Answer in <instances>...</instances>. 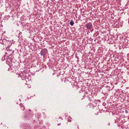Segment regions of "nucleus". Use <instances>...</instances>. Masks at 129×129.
<instances>
[{
    "instance_id": "obj_11",
    "label": "nucleus",
    "mask_w": 129,
    "mask_h": 129,
    "mask_svg": "<svg viewBox=\"0 0 129 129\" xmlns=\"http://www.w3.org/2000/svg\"><path fill=\"white\" fill-rule=\"evenodd\" d=\"M1 97H0V100H1Z\"/></svg>"
},
{
    "instance_id": "obj_6",
    "label": "nucleus",
    "mask_w": 129,
    "mask_h": 129,
    "mask_svg": "<svg viewBox=\"0 0 129 129\" xmlns=\"http://www.w3.org/2000/svg\"><path fill=\"white\" fill-rule=\"evenodd\" d=\"M3 44H4L5 45V47H6V48L8 47V46H9V45H8V44H7L6 42H5L4 43V41H3Z\"/></svg>"
},
{
    "instance_id": "obj_8",
    "label": "nucleus",
    "mask_w": 129,
    "mask_h": 129,
    "mask_svg": "<svg viewBox=\"0 0 129 129\" xmlns=\"http://www.w3.org/2000/svg\"><path fill=\"white\" fill-rule=\"evenodd\" d=\"M9 49L10 50L9 52H10V54H12L13 53L14 51L12 50V49L10 50V48H9Z\"/></svg>"
},
{
    "instance_id": "obj_5",
    "label": "nucleus",
    "mask_w": 129,
    "mask_h": 129,
    "mask_svg": "<svg viewBox=\"0 0 129 129\" xmlns=\"http://www.w3.org/2000/svg\"><path fill=\"white\" fill-rule=\"evenodd\" d=\"M89 100L90 101H93L94 100L93 97L92 96H91V97H89Z\"/></svg>"
},
{
    "instance_id": "obj_4",
    "label": "nucleus",
    "mask_w": 129,
    "mask_h": 129,
    "mask_svg": "<svg viewBox=\"0 0 129 129\" xmlns=\"http://www.w3.org/2000/svg\"><path fill=\"white\" fill-rule=\"evenodd\" d=\"M94 103H95L94 100L93 101H90V105H91L90 106H93Z\"/></svg>"
},
{
    "instance_id": "obj_1",
    "label": "nucleus",
    "mask_w": 129,
    "mask_h": 129,
    "mask_svg": "<svg viewBox=\"0 0 129 129\" xmlns=\"http://www.w3.org/2000/svg\"><path fill=\"white\" fill-rule=\"evenodd\" d=\"M47 52V50L46 49H43L41 50V54L42 55H45L46 54Z\"/></svg>"
},
{
    "instance_id": "obj_7",
    "label": "nucleus",
    "mask_w": 129,
    "mask_h": 129,
    "mask_svg": "<svg viewBox=\"0 0 129 129\" xmlns=\"http://www.w3.org/2000/svg\"><path fill=\"white\" fill-rule=\"evenodd\" d=\"M74 24V21H73L72 20H71L70 22V24L72 26Z\"/></svg>"
},
{
    "instance_id": "obj_3",
    "label": "nucleus",
    "mask_w": 129,
    "mask_h": 129,
    "mask_svg": "<svg viewBox=\"0 0 129 129\" xmlns=\"http://www.w3.org/2000/svg\"><path fill=\"white\" fill-rule=\"evenodd\" d=\"M20 107L21 109L23 111L25 109V107H24V106L23 104H20Z\"/></svg>"
},
{
    "instance_id": "obj_12",
    "label": "nucleus",
    "mask_w": 129,
    "mask_h": 129,
    "mask_svg": "<svg viewBox=\"0 0 129 129\" xmlns=\"http://www.w3.org/2000/svg\"><path fill=\"white\" fill-rule=\"evenodd\" d=\"M29 111H30V110H29Z\"/></svg>"
},
{
    "instance_id": "obj_10",
    "label": "nucleus",
    "mask_w": 129,
    "mask_h": 129,
    "mask_svg": "<svg viewBox=\"0 0 129 129\" xmlns=\"http://www.w3.org/2000/svg\"><path fill=\"white\" fill-rule=\"evenodd\" d=\"M6 42H7V43H8V42H7V41H6Z\"/></svg>"
},
{
    "instance_id": "obj_2",
    "label": "nucleus",
    "mask_w": 129,
    "mask_h": 129,
    "mask_svg": "<svg viewBox=\"0 0 129 129\" xmlns=\"http://www.w3.org/2000/svg\"><path fill=\"white\" fill-rule=\"evenodd\" d=\"M87 29H91L92 27V25L91 23H89L86 24L85 25Z\"/></svg>"
},
{
    "instance_id": "obj_9",
    "label": "nucleus",
    "mask_w": 129,
    "mask_h": 129,
    "mask_svg": "<svg viewBox=\"0 0 129 129\" xmlns=\"http://www.w3.org/2000/svg\"><path fill=\"white\" fill-rule=\"evenodd\" d=\"M72 119V118H71L70 117L69 118H68V121L69 122H71V120Z\"/></svg>"
}]
</instances>
